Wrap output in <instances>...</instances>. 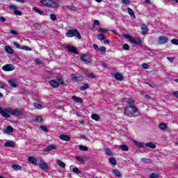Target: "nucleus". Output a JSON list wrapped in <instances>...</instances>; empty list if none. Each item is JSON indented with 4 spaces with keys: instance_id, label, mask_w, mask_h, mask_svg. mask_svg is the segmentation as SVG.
Segmentation results:
<instances>
[{
    "instance_id": "1",
    "label": "nucleus",
    "mask_w": 178,
    "mask_h": 178,
    "mask_svg": "<svg viewBox=\"0 0 178 178\" xmlns=\"http://www.w3.org/2000/svg\"><path fill=\"white\" fill-rule=\"evenodd\" d=\"M124 115L129 118H136L140 116L138 108L134 106H127L124 108Z\"/></svg>"
},
{
    "instance_id": "2",
    "label": "nucleus",
    "mask_w": 178,
    "mask_h": 178,
    "mask_svg": "<svg viewBox=\"0 0 178 178\" xmlns=\"http://www.w3.org/2000/svg\"><path fill=\"white\" fill-rule=\"evenodd\" d=\"M7 115H8L9 118H10V115L12 116H22V115H23V111L19 108L12 109L8 108Z\"/></svg>"
},
{
    "instance_id": "3",
    "label": "nucleus",
    "mask_w": 178,
    "mask_h": 178,
    "mask_svg": "<svg viewBox=\"0 0 178 178\" xmlns=\"http://www.w3.org/2000/svg\"><path fill=\"white\" fill-rule=\"evenodd\" d=\"M65 35L66 37H77L79 40H81V35H80V33L76 29L68 30Z\"/></svg>"
},
{
    "instance_id": "4",
    "label": "nucleus",
    "mask_w": 178,
    "mask_h": 178,
    "mask_svg": "<svg viewBox=\"0 0 178 178\" xmlns=\"http://www.w3.org/2000/svg\"><path fill=\"white\" fill-rule=\"evenodd\" d=\"M40 3L48 8H55L56 6V3L52 0H42L40 1Z\"/></svg>"
},
{
    "instance_id": "5",
    "label": "nucleus",
    "mask_w": 178,
    "mask_h": 178,
    "mask_svg": "<svg viewBox=\"0 0 178 178\" xmlns=\"http://www.w3.org/2000/svg\"><path fill=\"white\" fill-rule=\"evenodd\" d=\"M168 41H169V38L166 36L161 35L159 37V44L160 45H163V44H166Z\"/></svg>"
},
{
    "instance_id": "6",
    "label": "nucleus",
    "mask_w": 178,
    "mask_h": 178,
    "mask_svg": "<svg viewBox=\"0 0 178 178\" xmlns=\"http://www.w3.org/2000/svg\"><path fill=\"white\" fill-rule=\"evenodd\" d=\"M81 60L85 63H91V57L87 54H83L81 56Z\"/></svg>"
},
{
    "instance_id": "7",
    "label": "nucleus",
    "mask_w": 178,
    "mask_h": 178,
    "mask_svg": "<svg viewBox=\"0 0 178 178\" xmlns=\"http://www.w3.org/2000/svg\"><path fill=\"white\" fill-rule=\"evenodd\" d=\"M2 69L4 72H12V70H15V67L12 64H8L2 67Z\"/></svg>"
},
{
    "instance_id": "8",
    "label": "nucleus",
    "mask_w": 178,
    "mask_h": 178,
    "mask_svg": "<svg viewBox=\"0 0 178 178\" xmlns=\"http://www.w3.org/2000/svg\"><path fill=\"white\" fill-rule=\"evenodd\" d=\"M71 79L75 83H80V81H83V76H77L74 74H72V76H71Z\"/></svg>"
},
{
    "instance_id": "9",
    "label": "nucleus",
    "mask_w": 178,
    "mask_h": 178,
    "mask_svg": "<svg viewBox=\"0 0 178 178\" xmlns=\"http://www.w3.org/2000/svg\"><path fill=\"white\" fill-rule=\"evenodd\" d=\"M0 114L6 119L9 118V115H8V108L6 109H2V107L0 106Z\"/></svg>"
},
{
    "instance_id": "10",
    "label": "nucleus",
    "mask_w": 178,
    "mask_h": 178,
    "mask_svg": "<svg viewBox=\"0 0 178 178\" xmlns=\"http://www.w3.org/2000/svg\"><path fill=\"white\" fill-rule=\"evenodd\" d=\"M5 51L9 55H13L15 54V50L10 47V46H6L4 47Z\"/></svg>"
},
{
    "instance_id": "11",
    "label": "nucleus",
    "mask_w": 178,
    "mask_h": 178,
    "mask_svg": "<svg viewBox=\"0 0 178 178\" xmlns=\"http://www.w3.org/2000/svg\"><path fill=\"white\" fill-rule=\"evenodd\" d=\"M3 133L4 134H12L13 133V127L11 126L7 127L6 129H3Z\"/></svg>"
},
{
    "instance_id": "12",
    "label": "nucleus",
    "mask_w": 178,
    "mask_h": 178,
    "mask_svg": "<svg viewBox=\"0 0 178 178\" xmlns=\"http://www.w3.org/2000/svg\"><path fill=\"white\" fill-rule=\"evenodd\" d=\"M142 34L145 35V34H148V26L145 25V24H142L141 26Z\"/></svg>"
},
{
    "instance_id": "13",
    "label": "nucleus",
    "mask_w": 178,
    "mask_h": 178,
    "mask_svg": "<svg viewBox=\"0 0 178 178\" xmlns=\"http://www.w3.org/2000/svg\"><path fill=\"white\" fill-rule=\"evenodd\" d=\"M67 49H68L69 52H71L72 54H79V52L77 51V49H76V47H73V46H67Z\"/></svg>"
},
{
    "instance_id": "14",
    "label": "nucleus",
    "mask_w": 178,
    "mask_h": 178,
    "mask_svg": "<svg viewBox=\"0 0 178 178\" xmlns=\"http://www.w3.org/2000/svg\"><path fill=\"white\" fill-rule=\"evenodd\" d=\"M131 42H133L134 44H136V45H138L139 47H141L142 42H141V39L138 38V39H131Z\"/></svg>"
},
{
    "instance_id": "15",
    "label": "nucleus",
    "mask_w": 178,
    "mask_h": 178,
    "mask_svg": "<svg viewBox=\"0 0 178 178\" xmlns=\"http://www.w3.org/2000/svg\"><path fill=\"white\" fill-rule=\"evenodd\" d=\"M28 161L30 163H32L33 165H37V159L33 156H29Z\"/></svg>"
},
{
    "instance_id": "16",
    "label": "nucleus",
    "mask_w": 178,
    "mask_h": 178,
    "mask_svg": "<svg viewBox=\"0 0 178 178\" xmlns=\"http://www.w3.org/2000/svg\"><path fill=\"white\" fill-rule=\"evenodd\" d=\"M145 146L147 147V148H152V149H155V148H156V145L152 142L145 143Z\"/></svg>"
},
{
    "instance_id": "17",
    "label": "nucleus",
    "mask_w": 178,
    "mask_h": 178,
    "mask_svg": "<svg viewBox=\"0 0 178 178\" xmlns=\"http://www.w3.org/2000/svg\"><path fill=\"white\" fill-rule=\"evenodd\" d=\"M39 168L40 169H42V170H47L48 169V165H47V163H45V162L40 161Z\"/></svg>"
},
{
    "instance_id": "18",
    "label": "nucleus",
    "mask_w": 178,
    "mask_h": 178,
    "mask_svg": "<svg viewBox=\"0 0 178 178\" xmlns=\"http://www.w3.org/2000/svg\"><path fill=\"white\" fill-rule=\"evenodd\" d=\"M16 145V143H15V142L12 141V140H10L8 142H6L5 144H4V147H15Z\"/></svg>"
},
{
    "instance_id": "19",
    "label": "nucleus",
    "mask_w": 178,
    "mask_h": 178,
    "mask_svg": "<svg viewBox=\"0 0 178 178\" xmlns=\"http://www.w3.org/2000/svg\"><path fill=\"white\" fill-rule=\"evenodd\" d=\"M49 84L51 87H54V88L59 87V83H58V81L55 80L50 81Z\"/></svg>"
},
{
    "instance_id": "20",
    "label": "nucleus",
    "mask_w": 178,
    "mask_h": 178,
    "mask_svg": "<svg viewBox=\"0 0 178 178\" xmlns=\"http://www.w3.org/2000/svg\"><path fill=\"white\" fill-rule=\"evenodd\" d=\"M60 140H63V141H70V137L67 135H60Z\"/></svg>"
},
{
    "instance_id": "21",
    "label": "nucleus",
    "mask_w": 178,
    "mask_h": 178,
    "mask_svg": "<svg viewBox=\"0 0 178 178\" xmlns=\"http://www.w3.org/2000/svg\"><path fill=\"white\" fill-rule=\"evenodd\" d=\"M55 148H56V146L55 145H50L47 147H46L44 151H45V152H48L49 151H52V149H55Z\"/></svg>"
},
{
    "instance_id": "22",
    "label": "nucleus",
    "mask_w": 178,
    "mask_h": 178,
    "mask_svg": "<svg viewBox=\"0 0 178 178\" xmlns=\"http://www.w3.org/2000/svg\"><path fill=\"white\" fill-rule=\"evenodd\" d=\"M114 77L117 79L119 80V81H122L123 80V75L120 73H116L114 74Z\"/></svg>"
},
{
    "instance_id": "23",
    "label": "nucleus",
    "mask_w": 178,
    "mask_h": 178,
    "mask_svg": "<svg viewBox=\"0 0 178 178\" xmlns=\"http://www.w3.org/2000/svg\"><path fill=\"white\" fill-rule=\"evenodd\" d=\"M65 9H67V10H73L74 12H76L77 10V7L74 6H66Z\"/></svg>"
},
{
    "instance_id": "24",
    "label": "nucleus",
    "mask_w": 178,
    "mask_h": 178,
    "mask_svg": "<svg viewBox=\"0 0 178 178\" xmlns=\"http://www.w3.org/2000/svg\"><path fill=\"white\" fill-rule=\"evenodd\" d=\"M8 83L11 87H13L14 88H16L17 87V83H16V81L11 79L8 81Z\"/></svg>"
},
{
    "instance_id": "25",
    "label": "nucleus",
    "mask_w": 178,
    "mask_h": 178,
    "mask_svg": "<svg viewBox=\"0 0 178 178\" xmlns=\"http://www.w3.org/2000/svg\"><path fill=\"white\" fill-rule=\"evenodd\" d=\"M85 75L88 79H96L97 78V75H95L94 73H92V72H90V73H85Z\"/></svg>"
},
{
    "instance_id": "26",
    "label": "nucleus",
    "mask_w": 178,
    "mask_h": 178,
    "mask_svg": "<svg viewBox=\"0 0 178 178\" xmlns=\"http://www.w3.org/2000/svg\"><path fill=\"white\" fill-rule=\"evenodd\" d=\"M127 10L131 17H132L133 19H136V15H134V11H133V9L128 8Z\"/></svg>"
},
{
    "instance_id": "27",
    "label": "nucleus",
    "mask_w": 178,
    "mask_h": 178,
    "mask_svg": "<svg viewBox=\"0 0 178 178\" xmlns=\"http://www.w3.org/2000/svg\"><path fill=\"white\" fill-rule=\"evenodd\" d=\"M72 99L73 101H74L75 102H79V104H81V102H83V99L80 98V97H77L76 96H73L72 97Z\"/></svg>"
},
{
    "instance_id": "28",
    "label": "nucleus",
    "mask_w": 178,
    "mask_h": 178,
    "mask_svg": "<svg viewBox=\"0 0 178 178\" xmlns=\"http://www.w3.org/2000/svg\"><path fill=\"white\" fill-rule=\"evenodd\" d=\"M127 104H128V106H134V100L132 99H128Z\"/></svg>"
},
{
    "instance_id": "29",
    "label": "nucleus",
    "mask_w": 178,
    "mask_h": 178,
    "mask_svg": "<svg viewBox=\"0 0 178 178\" xmlns=\"http://www.w3.org/2000/svg\"><path fill=\"white\" fill-rule=\"evenodd\" d=\"M57 163L60 166V168H66V164L60 160L57 161Z\"/></svg>"
},
{
    "instance_id": "30",
    "label": "nucleus",
    "mask_w": 178,
    "mask_h": 178,
    "mask_svg": "<svg viewBox=\"0 0 178 178\" xmlns=\"http://www.w3.org/2000/svg\"><path fill=\"white\" fill-rule=\"evenodd\" d=\"M91 118L93 120H96V122L99 121L100 119L99 115H98L97 114H92L91 115Z\"/></svg>"
},
{
    "instance_id": "31",
    "label": "nucleus",
    "mask_w": 178,
    "mask_h": 178,
    "mask_svg": "<svg viewBox=\"0 0 178 178\" xmlns=\"http://www.w3.org/2000/svg\"><path fill=\"white\" fill-rule=\"evenodd\" d=\"M104 152L106 155H108L109 156H111L112 155V151H111V149L108 147L104 148Z\"/></svg>"
},
{
    "instance_id": "32",
    "label": "nucleus",
    "mask_w": 178,
    "mask_h": 178,
    "mask_svg": "<svg viewBox=\"0 0 178 178\" xmlns=\"http://www.w3.org/2000/svg\"><path fill=\"white\" fill-rule=\"evenodd\" d=\"M159 129L161 130H166L168 129V126L165 123H161L159 126Z\"/></svg>"
},
{
    "instance_id": "33",
    "label": "nucleus",
    "mask_w": 178,
    "mask_h": 178,
    "mask_svg": "<svg viewBox=\"0 0 178 178\" xmlns=\"http://www.w3.org/2000/svg\"><path fill=\"white\" fill-rule=\"evenodd\" d=\"M120 149L122 151H129V147L126 145H122L120 146Z\"/></svg>"
},
{
    "instance_id": "34",
    "label": "nucleus",
    "mask_w": 178,
    "mask_h": 178,
    "mask_svg": "<svg viewBox=\"0 0 178 178\" xmlns=\"http://www.w3.org/2000/svg\"><path fill=\"white\" fill-rule=\"evenodd\" d=\"M0 88H3V90L8 88V84L5 82H0Z\"/></svg>"
},
{
    "instance_id": "35",
    "label": "nucleus",
    "mask_w": 178,
    "mask_h": 178,
    "mask_svg": "<svg viewBox=\"0 0 178 178\" xmlns=\"http://www.w3.org/2000/svg\"><path fill=\"white\" fill-rule=\"evenodd\" d=\"M75 158L76 161H78V162H80L81 163H84V159H83V157L76 156H75Z\"/></svg>"
},
{
    "instance_id": "36",
    "label": "nucleus",
    "mask_w": 178,
    "mask_h": 178,
    "mask_svg": "<svg viewBox=\"0 0 178 178\" xmlns=\"http://www.w3.org/2000/svg\"><path fill=\"white\" fill-rule=\"evenodd\" d=\"M97 38L99 39L100 41L102 40H105V35L104 34H98Z\"/></svg>"
},
{
    "instance_id": "37",
    "label": "nucleus",
    "mask_w": 178,
    "mask_h": 178,
    "mask_svg": "<svg viewBox=\"0 0 178 178\" xmlns=\"http://www.w3.org/2000/svg\"><path fill=\"white\" fill-rule=\"evenodd\" d=\"M90 87V86L88 85V83L85 84L83 86H81L80 88L81 91H86V90H87V88H88Z\"/></svg>"
},
{
    "instance_id": "38",
    "label": "nucleus",
    "mask_w": 178,
    "mask_h": 178,
    "mask_svg": "<svg viewBox=\"0 0 178 178\" xmlns=\"http://www.w3.org/2000/svg\"><path fill=\"white\" fill-rule=\"evenodd\" d=\"M33 10H35L36 13H39V15H44V13L41 11V10L38 9L37 7H34Z\"/></svg>"
},
{
    "instance_id": "39",
    "label": "nucleus",
    "mask_w": 178,
    "mask_h": 178,
    "mask_svg": "<svg viewBox=\"0 0 178 178\" xmlns=\"http://www.w3.org/2000/svg\"><path fill=\"white\" fill-rule=\"evenodd\" d=\"M109 162L110 163H111V165H116V160L113 157H111L109 159Z\"/></svg>"
},
{
    "instance_id": "40",
    "label": "nucleus",
    "mask_w": 178,
    "mask_h": 178,
    "mask_svg": "<svg viewBox=\"0 0 178 178\" xmlns=\"http://www.w3.org/2000/svg\"><path fill=\"white\" fill-rule=\"evenodd\" d=\"M35 122H37L38 123H42V118H41V116H37L35 118Z\"/></svg>"
},
{
    "instance_id": "41",
    "label": "nucleus",
    "mask_w": 178,
    "mask_h": 178,
    "mask_svg": "<svg viewBox=\"0 0 178 178\" xmlns=\"http://www.w3.org/2000/svg\"><path fill=\"white\" fill-rule=\"evenodd\" d=\"M33 27L35 29V30H41V25L38 23L34 24Z\"/></svg>"
},
{
    "instance_id": "42",
    "label": "nucleus",
    "mask_w": 178,
    "mask_h": 178,
    "mask_svg": "<svg viewBox=\"0 0 178 178\" xmlns=\"http://www.w3.org/2000/svg\"><path fill=\"white\" fill-rule=\"evenodd\" d=\"M33 106L37 109H42V106L38 103H34Z\"/></svg>"
},
{
    "instance_id": "43",
    "label": "nucleus",
    "mask_w": 178,
    "mask_h": 178,
    "mask_svg": "<svg viewBox=\"0 0 178 178\" xmlns=\"http://www.w3.org/2000/svg\"><path fill=\"white\" fill-rule=\"evenodd\" d=\"M135 144L136 147H138L139 148H144V143L135 142Z\"/></svg>"
},
{
    "instance_id": "44",
    "label": "nucleus",
    "mask_w": 178,
    "mask_h": 178,
    "mask_svg": "<svg viewBox=\"0 0 178 178\" xmlns=\"http://www.w3.org/2000/svg\"><path fill=\"white\" fill-rule=\"evenodd\" d=\"M12 168L14 169V170H20V169H22V167L18 165H13Z\"/></svg>"
},
{
    "instance_id": "45",
    "label": "nucleus",
    "mask_w": 178,
    "mask_h": 178,
    "mask_svg": "<svg viewBox=\"0 0 178 178\" xmlns=\"http://www.w3.org/2000/svg\"><path fill=\"white\" fill-rule=\"evenodd\" d=\"M113 173L115 176V177H120V172L118 170H113Z\"/></svg>"
},
{
    "instance_id": "46",
    "label": "nucleus",
    "mask_w": 178,
    "mask_h": 178,
    "mask_svg": "<svg viewBox=\"0 0 178 178\" xmlns=\"http://www.w3.org/2000/svg\"><path fill=\"white\" fill-rule=\"evenodd\" d=\"M79 149L81 151H88V147L87 146L79 145Z\"/></svg>"
},
{
    "instance_id": "47",
    "label": "nucleus",
    "mask_w": 178,
    "mask_h": 178,
    "mask_svg": "<svg viewBox=\"0 0 178 178\" xmlns=\"http://www.w3.org/2000/svg\"><path fill=\"white\" fill-rule=\"evenodd\" d=\"M72 172H74V173H77V175H80V173H81V170H79L78 168H73Z\"/></svg>"
},
{
    "instance_id": "48",
    "label": "nucleus",
    "mask_w": 178,
    "mask_h": 178,
    "mask_svg": "<svg viewBox=\"0 0 178 178\" xmlns=\"http://www.w3.org/2000/svg\"><path fill=\"white\" fill-rule=\"evenodd\" d=\"M123 49H124V51H129L130 49V46H129V44H124L122 46Z\"/></svg>"
},
{
    "instance_id": "49",
    "label": "nucleus",
    "mask_w": 178,
    "mask_h": 178,
    "mask_svg": "<svg viewBox=\"0 0 178 178\" xmlns=\"http://www.w3.org/2000/svg\"><path fill=\"white\" fill-rule=\"evenodd\" d=\"M13 45L14 47H16V48H17L18 49H22V46L17 42H14Z\"/></svg>"
},
{
    "instance_id": "50",
    "label": "nucleus",
    "mask_w": 178,
    "mask_h": 178,
    "mask_svg": "<svg viewBox=\"0 0 178 178\" xmlns=\"http://www.w3.org/2000/svg\"><path fill=\"white\" fill-rule=\"evenodd\" d=\"M9 8H10V10H14V11H15L16 9H17V7L16 6H15V4L10 5V6H9Z\"/></svg>"
},
{
    "instance_id": "51",
    "label": "nucleus",
    "mask_w": 178,
    "mask_h": 178,
    "mask_svg": "<svg viewBox=\"0 0 178 178\" xmlns=\"http://www.w3.org/2000/svg\"><path fill=\"white\" fill-rule=\"evenodd\" d=\"M159 177L158 176V174L155 173V172H152L151 175H150V177L149 178H158Z\"/></svg>"
},
{
    "instance_id": "52",
    "label": "nucleus",
    "mask_w": 178,
    "mask_h": 178,
    "mask_svg": "<svg viewBox=\"0 0 178 178\" xmlns=\"http://www.w3.org/2000/svg\"><path fill=\"white\" fill-rule=\"evenodd\" d=\"M10 33L15 37H16V35H17V31H16L15 30L11 29Z\"/></svg>"
},
{
    "instance_id": "53",
    "label": "nucleus",
    "mask_w": 178,
    "mask_h": 178,
    "mask_svg": "<svg viewBox=\"0 0 178 178\" xmlns=\"http://www.w3.org/2000/svg\"><path fill=\"white\" fill-rule=\"evenodd\" d=\"M14 13H15V15H16L17 16H22V11H20V10H15L14 11Z\"/></svg>"
},
{
    "instance_id": "54",
    "label": "nucleus",
    "mask_w": 178,
    "mask_h": 178,
    "mask_svg": "<svg viewBox=\"0 0 178 178\" xmlns=\"http://www.w3.org/2000/svg\"><path fill=\"white\" fill-rule=\"evenodd\" d=\"M50 19H51V20H53V21L56 20V15H55V14H51Z\"/></svg>"
},
{
    "instance_id": "55",
    "label": "nucleus",
    "mask_w": 178,
    "mask_h": 178,
    "mask_svg": "<svg viewBox=\"0 0 178 178\" xmlns=\"http://www.w3.org/2000/svg\"><path fill=\"white\" fill-rule=\"evenodd\" d=\"M171 42L174 44V45H178V40L177 39H173L171 40Z\"/></svg>"
},
{
    "instance_id": "56",
    "label": "nucleus",
    "mask_w": 178,
    "mask_h": 178,
    "mask_svg": "<svg viewBox=\"0 0 178 178\" xmlns=\"http://www.w3.org/2000/svg\"><path fill=\"white\" fill-rule=\"evenodd\" d=\"M92 26H93V27H95V26H99V21L95 19L94 21V23H93Z\"/></svg>"
},
{
    "instance_id": "57",
    "label": "nucleus",
    "mask_w": 178,
    "mask_h": 178,
    "mask_svg": "<svg viewBox=\"0 0 178 178\" xmlns=\"http://www.w3.org/2000/svg\"><path fill=\"white\" fill-rule=\"evenodd\" d=\"M124 38H126V40H129V41L131 42V40H133V38H131L130 35H124Z\"/></svg>"
},
{
    "instance_id": "58",
    "label": "nucleus",
    "mask_w": 178,
    "mask_h": 178,
    "mask_svg": "<svg viewBox=\"0 0 178 178\" xmlns=\"http://www.w3.org/2000/svg\"><path fill=\"white\" fill-rule=\"evenodd\" d=\"M21 49H24V51H31V49L27 46L22 47Z\"/></svg>"
},
{
    "instance_id": "59",
    "label": "nucleus",
    "mask_w": 178,
    "mask_h": 178,
    "mask_svg": "<svg viewBox=\"0 0 178 178\" xmlns=\"http://www.w3.org/2000/svg\"><path fill=\"white\" fill-rule=\"evenodd\" d=\"M41 130H43V131H48V128H47L46 126H40Z\"/></svg>"
},
{
    "instance_id": "60",
    "label": "nucleus",
    "mask_w": 178,
    "mask_h": 178,
    "mask_svg": "<svg viewBox=\"0 0 178 178\" xmlns=\"http://www.w3.org/2000/svg\"><path fill=\"white\" fill-rule=\"evenodd\" d=\"M99 50L101 51V52H106V47H101L99 48Z\"/></svg>"
},
{
    "instance_id": "61",
    "label": "nucleus",
    "mask_w": 178,
    "mask_h": 178,
    "mask_svg": "<svg viewBox=\"0 0 178 178\" xmlns=\"http://www.w3.org/2000/svg\"><path fill=\"white\" fill-rule=\"evenodd\" d=\"M93 48H94V49H95V51H99V47L96 44H93Z\"/></svg>"
},
{
    "instance_id": "62",
    "label": "nucleus",
    "mask_w": 178,
    "mask_h": 178,
    "mask_svg": "<svg viewBox=\"0 0 178 178\" xmlns=\"http://www.w3.org/2000/svg\"><path fill=\"white\" fill-rule=\"evenodd\" d=\"M99 31L100 33H106V31H108V30H107V29H102V28H99Z\"/></svg>"
},
{
    "instance_id": "63",
    "label": "nucleus",
    "mask_w": 178,
    "mask_h": 178,
    "mask_svg": "<svg viewBox=\"0 0 178 178\" xmlns=\"http://www.w3.org/2000/svg\"><path fill=\"white\" fill-rule=\"evenodd\" d=\"M122 3L124 5H129L130 3V1L129 0H122Z\"/></svg>"
},
{
    "instance_id": "64",
    "label": "nucleus",
    "mask_w": 178,
    "mask_h": 178,
    "mask_svg": "<svg viewBox=\"0 0 178 178\" xmlns=\"http://www.w3.org/2000/svg\"><path fill=\"white\" fill-rule=\"evenodd\" d=\"M142 67H143V69H148V64L143 63L142 64Z\"/></svg>"
}]
</instances>
